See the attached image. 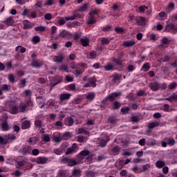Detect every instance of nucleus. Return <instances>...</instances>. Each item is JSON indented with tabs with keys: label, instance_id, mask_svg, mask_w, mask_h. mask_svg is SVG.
Segmentation results:
<instances>
[{
	"label": "nucleus",
	"instance_id": "e433bc0d",
	"mask_svg": "<svg viewBox=\"0 0 177 177\" xmlns=\"http://www.w3.org/2000/svg\"><path fill=\"white\" fill-rule=\"evenodd\" d=\"M59 71H64L65 73H68V66L66 65H61L59 68Z\"/></svg>",
	"mask_w": 177,
	"mask_h": 177
},
{
	"label": "nucleus",
	"instance_id": "6e6d98bb",
	"mask_svg": "<svg viewBox=\"0 0 177 177\" xmlns=\"http://www.w3.org/2000/svg\"><path fill=\"white\" fill-rule=\"evenodd\" d=\"M120 107H121V104L120 102H115L113 103V109H120Z\"/></svg>",
	"mask_w": 177,
	"mask_h": 177
},
{
	"label": "nucleus",
	"instance_id": "2f4dec72",
	"mask_svg": "<svg viewBox=\"0 0 177 177\" xmlns=\"http://www.w3.org/2000/svg\"><path fill=\"white\" fill-rule=\"evenodd\" d=\"M141 70L144 72L149 71L150 70V65L149 63L144 64Z\"/></svg>",
	"mask_w": 177,
	"mask_h": 177
},
{
	"label": "nucleus",
	"instance_id": "20e7f679",
	"mask_svg": "<svg viewBox=\"0 0 177 177\" xmlns=\"http://www.w3.org/2000/svg\"><path fill=\"white\" fill-rule=\"evenodd\" d=\"M78 151V145L77 144L73 143L71 147H69L66 151V154H73V153H77Z\"/></svg>",
	"mask_w": 177,
	"mask_h": 177
},
{
	"label": "nucleus",
	"instance_id": "412c9836",
	"mask_svg": "<svg viewBox=\"0 0 177 177\" xmlns=\"http://www.w3.org/2000/svg\"><path fill=\"white\" fill-rule=\"evenodd\" d=\"M43 65H44V62L39 60L33 61L32 64V67H36V68H38Z\"/></svg>",
	"mask_w": 177,
	"mask_h": 177
},
{
	"label": "nucleus",
	"instance_id": "864d4df0",
	"mask_svg": "<svg viewBox=\"0 0 177 177\" xmlns=\"http://www.w3.org/2000/svg\"><path fill=\"white\" fill-rule=\"evenodd\" d=\"M68 32L66 30H62L59 35V37H62V38H66L67 37Z\"/></svg>",
	"mask_w": 177,
	"mask_h": 177
},
{
	"label": "nucleus",
	"instance_id": "5701e85b",
	"mask_svg": "<svg viewBox=\"0 0 177 177\" xmlns=\"http://www.w3.org/2000/svg\"><path fill=\"white\" fill-rule=\"evenodd\" d=\"M138 26H145L146 25V19L143 17H140L137 19Z\"/></svg>",
	"mask_w": 177,
	"mask_h": 177
},
{
	"label": "nucleus",
	"instance_id": "ea45409f",
	"mask_svg": "<svg viewBox=\"0 0 177 177\" xmlns=\"http://www.w3.org/2000/svg\"><path fill=\"white\" fill-rule=\"evenodd\" d=\"M1 129L2 131H9V126L6 122H4L1 124Z\"/></svg>",
	"mask_w": 177,
	"mask_h": 177
},
{
	"label": "nucleus",
	"instance_id": "680f3d73",
	"mask_svg": "<svg viewBox=\"0 0 177 177\" xmlns=\"http://www.w3.org/2000/svg\"><path fill=\"white\" fill-rule=\"evenodd\" d=\"M147 6H141L139 7V12L140 13H143V12H145V10H147Z\"/></svg>",
	"mask_w": 177,
	"mask_h": 177
},
{
	"label": "nucleus",
	"instance_id": "79ce46f5",
	"mask_svg": "<svg viewBox=\"0 0 177 177\" xmlns=\"http://www.w3.org/2000/svg\"><path fill=\"white\" fill-rule=\"evenodd\" d=\"M73 176L78 177L81 175V171L79 169H74L72 172Z\"/></svg>",
	"mask_w": 177,
	"mask_h": 177
},
{
	"label": "nucleus",
	"instance_id": "6e6552de",
	"mask_svg": "<svg viewBox=\"0 0 177 177\" xmlns=\"http://www.w3.org/2000/svg\"><path fill=\"white\" fill-rule=\"evenodd\" d=\"M166 31L169 32H177V27L174 24H169L166 26Z\"/></svg>",
	"mask_w": 177,
	"mask_h": 177
},
{
	"label": "nucleus",
	"instance_id": "bb28decb",
	"mask_svg": "<svg viewBox=\"0 0 177 177\" xmlns=\"http://www.w3.org/2000/svg\"><path fill=\"white\" fill-rule=\"evenodd\" d=\"M30 10L24 8V10H23V12H22V16L24 17H30Z\"/></svg>",
	"mask_w": 177,
	"mask_h": 177
},
{
	"label": "nucleus",
	"instance_id": "774afa93",
	"mask_svg": "<svg viewBox=\"0 0 177 177\" xmlns=\"http://www.w3.org/2000/svg\"><path fill=\"white\" fill-rule=\"evenodd\" d=\"M128 71L129 73L135 70V66L133 65H129V66L127 67Z\"/></svg>",
	"mask_w": 177,
	"mask_h": 177
},
{
	"label": "nucleus",
	"instance_id": "4d7b16f0",
	"mask_svg": "<svg viewBox=\"0 0 177 177\" xmlns=\"http://www.w3.org/2000/svg\"><path fill=\"white\" fill-rule=\"evenodd\" d=\"M115 32H118V34H122V32L124 31V28L117 27L115 28Z\"/></svg>",
	"mask_w": 177,
	"mask_h": 177
},
{
	"label": "nucleus",
	"instance_id": "de8ad7c7",
	"mask_svg": "<svg viewBox=\"0 0 177 177\" xmlns=\"http://www.w3.org/2000/svg\"><path fill=\"white\" fill-rule=\"evenodd\" d=\"M37 138L33 137L29 139V143H30V145H37Z\"/></svg>",
	"mask_w": 177,
	"mask_h": 177
},
{
	"label": "nucleus",
	"instance_id": "4be33fe9",
	"mask_svg": "<svg viewBox=\"0 0 177 177\" xmlns=\"http://www.w3.org/2000/svg\"><path fill=\"white\" fill-rule=\"evenodd\" d=\"M71 97V94L63 93L60 95L59 99L62 102H63V100H68V99H70Z\"/></svg>",
	"mask_w": 177,
	"mask_h": 177
},
{
	"label": "nucleus",
	"instance_id": "423d86ee",
	"mask_svg": "<svg viewBox=\"0 0 177 177\" xmlns=\"http://www.w3.org/2000/svg\"><path fill=\"white\" fill-rule=\"evenodd\" d=\"M28 106H32V102H31V100H28L26 102V104H21L19 106L20 113H24V111H26V109H27V107H28Z\"/></svg>",
	"mask_w": 177,
	"mask_h": 177
},
{
	"label": "nucleus",
	"instance_id": "7c9ffc66",
	"mask_svg": "<svg viewBox=\"0 0 177 177\" xmlns=\"http://www.w3.org/2000/svg\"><path fill=\"white\" fill-rule=\"evenodd\" d=\"M22 129H28L30 128V122L28 121H24L21 124Z\"/></svg>",
	"mask_w": 177,
	"mask_h": 177
},
{
	"label": "nucleus",
	"instance_id": "9d476101",
	"mask_svg": "<svg viewBox=\"0 0 177 177\" xmlns=\"http://www.w3.org/2000/svg\"><path fill=\"white\" fill-rule=\"evenodd\" d=\"M62 161H66L68 165V167H74V165H77V161L74 159H68V158H63Z\"/></svg>",
	"mask_w": 177,
	"mask_h": 177
},
{
	"label": "nucleus",
	"instance_id": "c85d7f7f",
	"mask_svg": "<svg viewBox=\"0 0 177 177\" xmlns=\"http://www.w3.org/2000/svg\"><path fill=\"white\" fill-rule=\"evenodd\" d=\"M88 8H89V4L86 3L84 4L82 7H80L78 10L79 12H86L88 10Z\"/></svg>",
	"mask_w": 177,
	"mask_h": 177
},
{
	"label": "nucleus",
	"instance_id": "f03ea898",
	"mask_svg": "<svg viewBox=\"0 0 177 177\" xmlns=\"http://www.w3.org/2000/svg\"><path fill=\"white\" fill-rule=\"evenodd\" d=\"M75 19H77V15L73 14V16L62 18L61 19L59 20L58 24L59 26H64V24H66V21H68L70 20L71 21L75 20Z\"/></svg>",
	"mask_w": 177,
	"mask_h": 177
},
{
	"label": "nucleus",
	"instance_id": "c03bdc74",
	"mask_svg": "<svg viewBox=\"0 0 177 177\" xmlns=\"http://www.w3.org/2000/svg\"><path fill=\"white\" fill-rule=\"evenodd\" d=\"M166 100H169V102H174V100H177L176 94H173L170 97L166 98Z\"/></svg>",
	"mask_w": 177,
	"mask_h": 177
},
{
	"label": "nucleus",
	"instance_id": "e2e57ef3",
	"mask_svg": "<svg viewBox=\"0 0 177 177\" xmlns=\"http://www.w3.org/2000/svg\"><path fill=\"white\" fill-rule=\"evenodd\" d=\"M113 64H119L121 65L122 64V62L120 59H117L115 58L113 59Z\"/></svg>",
	"mask_w": 177,
	"mask_h": 177
},
{
	"label": "nucleus",
	"instance_id": "4468645a",
	"mask_svg": "<svg viewBox=\"0 0 177 177\" xmlns=\"http://www.w3.org/2000/svg\"><path fill=\"white\" fill-rule=\"evenodd\" d=\"M109 140H110V137L107 135H104V139L101 140L100 142V146H101V147H104L106 145H107Z\"/></svg>",
	"mask_w": 177,
	"mask_h": 177
},
{
	"label": "nucleus",
	"instance_id": "1a4fd4ad",
	"mask_svg": "<svg viewBox=\"0 0 177 177\" xmlns=\"http://www.w3.org/2000/svg\"><path fill=\"white\" fill-rule=\"evenodd\" d=\"M136 44V41L135 40H127L123 41L122 46H124V48H132L135 44Z\"/></svg>",
	"mask_w": 177,
	"mask_h": 177
},
{
	"label": "nucleus",
	"instance_id": "2eb2a0df",
	"mask_svg": "<svg viewBox=\"0 0 177 177\" xmlns=\"http://www.w3.org/2000/svg\"><path fill=\"white\" fill-rule=\"evenodd\" d=\"M48 159L45 157H38L36 159V162L37 164H46L48 162Z\"/></svg>",
	"mask_w": 177,
	"mask_h": 177
},
{
	"label": "nucleus",
	"instance_id": "c756f323",
	"mask_svg": "<svg viewBox=\"0 0 177 177\" xmlns=\"http://www.w3.org/2000/svg\"><path fill=\"white\" fill-rule=\"evenodd\" d=\"M19 111V108H17V106H12L11 109H10V113L11 114H17Z\"/></svg>",
	"mask_w": 177,
	"mask_h": 177
},
{
	"label": "nucleus",
	"instance_id": "603ef678",
	"mask_svg": "<svg viewBox=\"0 0 177 177\" xmlns=\"http://www.w3.org/2000/svg\"><path fill=\"white\" fill-rule=\"evenodd\" d=\"M9 89H10V86H9L8 84H3L1 86V91H9Z\"/></svg>",
	"mask_w": 177,
	"mask_h": 177
},
{
	"label": "nucleus",
	"instance_id": "ddd939ff",
	"mask_svg": "<svg viewBox=\"0 0 177 177\" xmlns=\"http://www.w3.org/2000/svg\"><path fill=\"white\" fill-rule=\"evenodd\" d=\"M3 23H4V24H6V26H10L15 24V20H13V18L12 17H10L6 18L3 21Z\"/></svg>",
	"mask_w": 177,
	"mask_h": 177
},
{
	"label": "nucleus",
	"instance_id": "a19ab883",
	"mask_svg": "<svg viewBox=\"0 0 177 177\" xmlns=\"http://www.w3.org/2000/svg\"><path fill=\"white\" fill-rule=\"evenodd\" d=\"M41 41V37H39V36H34L32 38V42H33L34 44H38V42H39Z\"/></svg>",
	"mask_w": 177,
	"mask_h": 177
},
{
	"label": "nucleus",
	"instance_id": "37998d69",
	"mask_svg": "<svg viewBox=\"0 0 177 177\" xmlns=\"http://www.w3.org/2000/svg\"><path fill=\"white\" fill-rule=\"evenodd\" d=\"M42 140L44 142H48L50 141V137L48 134H44L42 136Z\"/></svg>",
	"mask_w": 177,
	"mask_h": 177
},
{
	"label": "nucleus",
	"instance_id": "a211bd4d",
	"mask_svg": "<svg viewBox=\"0 0 177 177\" xmlns=\"http://www.w3.org/2000/svg\"><path fill=\"white\" fill-rule=\"evenodd\" d=\"M23 24H24V28H32V27H34V24L27 20L23 21Z\"/></svg>",
	"mask_w": 177,
	"mask_h": 177
},
{
	"label": "nucleus",
	"instance_id": "09e8293b",
	"mask_svg": "<svg viewBox=\"0 0 177 177\" xmlns=\"http://www.w3.org/2000/svg\"><path fill=\"white\" fill-rule=\"evenodd\" d=\"M53 140L56 143H60V142H62V138L54 136L53 138Z\"/></svg>",
	"mask_w": 177,
	"mask_h": 177
},
{
	"label": "nucleus",
	"instance_id": "7ed1b4c3",
	"mask_svg": "<svg viewBox=\"0 0 177 177\" xmlns=\"http://www.w3.org/2000/svg\"><path fill=\"white\" fill-rule=\"evenodd\" d=\"M119 96H121V93L120 92L111 93L108 97H106L103 100V102H106V100H107L108 99L110 100V102H114V100H115V99H117V97H118Z\"/></svg>",
	"mask_w": 177,
	"mask_h": 177
},
{
	"label": "nucleus",
	"instance_id": "dca6fc26",
	"mask_svg": "<svg viewBox=\"0 0 177 177\" xmlns=\"http://www.w3.org/2000/svg\"><path fill=\"white\" fill-rule=\"evenodd\" d=\"M6 138L7 139V143H8V142H12V140H16V139H17L16 134L13 133L6 135Z\"/></svg>",
	"mask_w": 177,
	"mask_h": 177
},
{
	"label": "nucleus",
	"instance_id": "49530a36",
	"mask_svg": "<svg viewBox=\"0 0 177 177\" xmlns=\"http://www.w3.org/2000/svg\"><path fill=\"white\" fill-rule=\"evenodd\" d=\"M78 133H80L82 135H89V132L84 129H79Z\"/></svg>",
	"mask_w": 177,
	"mask_h": 177
},
{
	"label": "nucleus",
	"instance_id": "72a5a7b5",
	"mask_svg": "<svg viewBox=\"0 0 177 177\" xmlns=\"http://www.w3.org/2000/svg\"><path fill=\"white\" fill-rule=\"evenodd\" d=\"M46 28L44 26H37L35 28V31H38L39 32H44Z\"/></svg>",
	"mask_w": 177,
	"mask_h": 177
},
{
	"label": "nucleus",
	"instance_id": "69168bd1",
	"mask_svg": "<svg viewBox=\"0 0 177 177\" xmlns=\"http://www.w3.org/2000/svg\"><path fill=\"white\" fill-rule=\"evenodd\" d=\"M82 73H84V70L81 69H76L75 70V74L78 76V75H81V74H82Z\"/></svg>",
	"mask_w": 177,
	"mask_h": 177
},
{
	"label": "nucleus",
	"instance_id": "aec40b11",
	"mask_svg": "<svg viewBox=\"0 0 177 177\" xmlns=\"http://www.w3.org/2000/svg\"><path fill=\"white\" fill-rule=\"evenodd\" d=\"M156 168L161 169V168H164V167H165V162L164 160H159L156 161Z\"/></svg>",
	"mask_w": 177,
	"mask_h": 177
},
{
	"label": "nucleus",
	"instance_id": "8fccbe9b",
	"mask_svg": "<svg viewBox=\"0 0 177 177\" xmlns=\"http://www.w3.org/2000/svg\"><path fill=\"white\" fill-rule=\"evenodd\" d=\"M53 2H55V0H46L45 6H52Z\"/></svg>",
	"mask_w": 177,
	"mask_h": 177
},
{
	"label": "nucleus",
	"instance_id": "f3484780",
	"mask_svg": "<svg viewBox=\"0 0 177 177\" xmlns=\"http://www.w3.org/2000/svg\"><path fill=\"white\" fill-rule=\"evenodd\" d=\"M149 86L151 91H158V89H160V84H158L157 82L151 83L149 84Z\"/></svg>",
	"mask_w": 177,
	"mask_h": 177
},
{
	"label": "nucleus",
	"instance_id": "0e129e2a",
	"mask_svg": "<svg viewBox=\"0 0 177 177\" xmlns=\"http://www.w3.org/2000/svg\"><path fill=\"white\" fill-rule=\"evenodd\" d=\"M96 56H97V53L96 52L92 51L91 53H90V57L91 59H95Z\"/></svg>",
	"mask_w": 177,
	"mask_h": 177
},
{
	"label": "nucleus",
	"instance_id": "f8f14e48",
	"mask_svg": "<svg viewBox=\"0 0 177 177\" xmlns=\"http://www.w3.org/2000/svg\"><path fill=\"white\" fill-rule=\"evenodd\" d=\"M66 146L64 145H61V147L58 149H54L55 154H57V156H60V154H63V150H66Z\"/></svg>",
	"mask_w": 177,
	"mask_h": 177
},
{
	"label": "nucleus",
	"instance_id": "bf43d9fd",
	"mask_svg": "<svg viewBox=\"0 0 177 177\" xmlns=\"http://www.w3.org/2000/svg\"><path fill=\"white\" fill-rule=\"evenodd\" d=\"M57 30V27L53 26L51 27V30H50L51 35H53L54 34H55Z\"/></svg>",
	"mask_w": 177,
	"mask_h": 177
},
{
	"label": "nucleus",
	"instance_id": "3c124183",
	"mask_svg": "<svg viewBox=\"0 0 177 177\" xmlns=\"http://www.w3.org/2000/svg\"><path fill=\"white\" fill-rule=\"evenodd\" d=\"M35 17H37V12L35 11H30L28 19H35Z\"/></svg>",
	"mask_w": 177,
	"mask_h": 177
},
{
	"label": "nucleus",
	"instance_id": "c9c22d12",
	"mask_svg": "<svg viewBox=\"0 0 177 177\" xmlns=\"http://www.w3.org/2000/svg\"><path fill=\"white\" fill-rule=\"evenodd\" d=\"M8 140L6 139V136L5 135L3 137L0 136V145H7Z\"/></svg>",
	"mask_w": 177,
	"mask_h": 177
},
{
	"label": "nucleus",
	"instance_id": "9b49d317",
	"mask_svg": "<svg viewBox=\"0 0 177 177\" xmlns=\"http://www.w3.org/2000/svg\"><path fill=\"white\" fill-rule=\"evenodd\" d=\"M86 156H89V151L83 150L77 155V158H79V160H84Z\"/></svg>",
	"mask_w": 177,
	"mask_h": 177
},
{
	"label": "nucleus",
	"instance_id": "052dcab7",
	"mask_svg": "<svg viewBox=\"0 0 177 177\" xmlns=\"http://www.w3.org/2000/svg\"><path fill=\"white\" fill-rule=\"evenodd\" d=\"M97 13H99V10H95L91 11L89 13V16H92L93 17H94V16H96V15H97Z\"/></svg>",
	"mask_w": 177,
	"mask_h": 177
},
{
	"label": "nucleus",
	"instance_id": "f257e3e1",
	"mask_svg": "<svg viewBox=\"0 0 177 177\" xmlns=\"http://www.w3.org/2000/svg\"><path fill=\"white\" fill-rule=\"evenodd\" d=\"M174 145H175V139L172 138H166L161 142L162 147H167V145L174 146Z\"/></svg>",
	"mask_w": 177,
	"mask_h": 177
},
{
	"label": "nucleus",
	"instance_id": "473e14b6",
	"mask_svg": "<svg viewBox=\"0 0 177 177\" xmlns=\"http://www.w3.org/2000/svg\"><path fill=\"white\" fill-rule=\"evenodd\" d=\"M100 41L103 45H108V44H110L111 39L106 37H102Z\"/></svg>",
	"mask_w": 177,
	"mask_h": 177
},
{
	"label": "nucleus",
	"instance_id": "39448f33",
	"mask_svg": "<svg viewBox=\"0 0 177 177\" xmlns=\"http://www.w3.org/2000/svg\"><path fill=\"white\" fill-rule=\"evenodd\" d=\"M91 86H93V88H95V86H96V78L95 77L89 78L88 82L84 85V88H88Z\"/></svg>",
	"mask_w": 177,
	"mask_h": 177
},
{
	"label": "nucleus",
	"instance_id": "0eeeda50",
	"mask_svg": "<svg viewBox=\"0 0 177 177\" xmlns=\"http://www.w3.org/2000/svg\"><path fill=\"white\" fill-rule=\"evenodd\" d=\"M63 60H64V55L63 53H60L53 57V61L55 63H62Z\"/></svg>",
	"mask_w": 177,
	"mask_h": 177
},
{
	"label": "nucleus",
	"instance_id": "a18cd8bd",
	"mask_svg": "<svg viewBox=\"0 0 177 177\" xmlns=\"http://www.w3.org/2000/svg\"><path fill=\"white\" fill-rule=\"evenodd\" d=\"M41 99H42L41 97H38L37 98V101L39 103V107H40V109H42V107H44V106H45V103L41 102Z\"/></svg>",
	"mask_w": 177,
	"mask_h": 177
},
{
	"label": "nucleus",
	"instance_id": "338daca9",
	"mask_svg": "<svg viewBox=\"0 0 177 177\" xmlns=\"http://www.w3.org/2000/svg\"><path fill=\"white\" fill-rule=\"evenodd\" d=\"M77 141L80 143H82L83 142H85V137L82 136H80L77 138Z\"/></svg>",
	"mask_w": 177,
	"mask_h": 177
},
{
	"label": "nucleus",
	"instance_id": "5fc2aeb1",
	"mask_svg": "<svg viewBox=\"0 0 177 177\" xmlns=\"http://www.w3.org/2000/svg\"><path fill=\"white\" fill-rule=\"evenodd\" d=\"M120 80H121V76L118 75H115L113 76V82H117V81H120Z\"/></svg>",
	"mask_w": 177,
	"mask_h": 177
},
{
	"label": "nucleus",
	"instance_id": "a878e982",
	"mask_svg": "<svg viewBox=\"0 0 177 177\" xmlns=\"http://www.w3.org/2000/svg\"><path fill=\"white\" fill-rule=\"evenodd\" d=\"M80 42L84 46H88L89 45V39L88 38H82Z\"/></svg>",
	"mask_w": 177,
	"mask_h": 177
},
{
	"label": "nucleus",
	"instance_id": "f704fd0d",
	"mask_svg": "<svg viewBox=\"0 0 177 177\" xmlns=\"http://www.w3.org/2000/svg\"><path fill=\"white\" fill-rule=\"evenodd\" d=\"M167 19V14L165 12L162 11L159 13V20H165Z\"/></svg>",
	"mask_w": 177,
	"mask_h": 177
},
{
	"label": "nucleus",
	"instance_id": "b1692460",
	"mask_svg": "<svg viewBox=\"0 0 177 177\" xmlns=\"http://www.w3.org/2000/svg\"><path fill=\"white\" fill-rule=\"evenodd\" d=\"M74 124V119L71 118H66L65 119V125H67L68 127H71Z\"/></svg>",
	"mask_w": 177,
	"mask_h": 177
},
{
	"label": "nucleus",
	"instance_id": "6ab92c4d",
	"mask_svg": "<svg viewBox=\"0 0 177 177\" xmlns=\"http://www.w3.org/2000/svg\"><path fill=\"white\" fill-rule=\"evenodd\" d=\"M148 127L149 129H153V128H157L160 127V123L157 121H153V122H149L148 124Z\"/></svg>",
	"mask_w": 177,
	"mask_h": 177
},
{
	"label": "nucleus",
	"instance_id": "13d9d810",
	"mask_svg": "<svg viewBox=\"0 0 177 177\" xmlns=\"http://www.w3.org/2000/svg\"><path fill=\"white\" fill-rule=\"evenodd\" d=\"M162 43L163 45H168L169 44V39L167 37H163L162 39Z\"/></svg>",
	"mask_w": 177,
	"mask_h": 177
},
{
	"label": "nucleus",
	"instance_id": "393cba45",
	"mask_svg": "<svg viewBox=\"0 0 177 177\" xmlns=\"http://www.w3.org/2000/svg\"><path fill=\"white\" fill-rule=\"evenodd\" d=\"M95 96H96V94L95 93L90 92L86 94V99H88V100H93Z\"/></svg>",
	"mask_w": 177,
	"mask_h": 177
},
{
	"label": "nucleus",
	"instance_id": "cd10ccee",
	"mask_svg": "<svg viewBox=\"0 0 177 177\" xmlns=\"http://www.w3.org/2000/svg\"><path fill=\"white\" fill-rule=\"evenodd\" d=\"M16 52H20L21 53H25L26 49L22 46H18L15 48Z\"/></svg>",
	"mask_w": 177,
	"mask_h": 177
},
{
	"label": "nucleus",
	"instance_id": "4c0bfd02",
	"mask_svg": "<svg viewBox=\"0 0 177 177\" xmlns=\"http://www.w3.org/2000/svg\"><path fill=\"white\" fill-rule=\"evenodd\" d=\"M95 23H96V19L95 18V17L89 15L88 24H93Z\"/></svg>",
	"mask_w": 177,
	"mask_h": 177
},
{
	"label": "nucleus",
	"instance_id": "58836bf2",
	"mask_svg": "<svg viewBox=\"0 0 177 177\" xmlns=\"http://www.w3.org/2000/svg\"><path fill=\"white\" fill-rule=\"evenodd\" d=\"M86 164H92L93 162V156H89L85 160Z\"/></svg>",
	"mask_w": 177,
	"mask_h": 177
}]
</instances>
